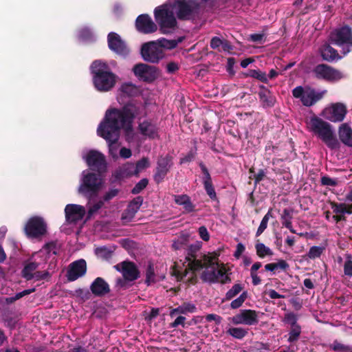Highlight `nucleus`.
<instances>
[{
  "instance_id": "1",
  "label": "nucleus",
  "mask_w": 352,
  "mask_h": 352,
  "mask_svg": "<svg viewBox=\"0 0 352 352\" xmlns=\"http://www.w3.org/2000/svg\"><path fill=\"white\" fill-rule=\"evenodd\" d=\"M140 107L133 102L125 104L122 108H111L107 110L104 118L97 129L98 136L108 143L109 155L117 157V145L122 129L126 131L132 129V123L139 113Z\"/></svg>"
},
{
  "instance_id": "2",
  "label": "nucleus",
  "mask_w": 352,
  "mask_h": 352,
  "mask_svg": "<svg viewBox=\"0 0 352 352\" xmlns=\"http://www.w3.org/2000/svg\"><path fill=\"white\" fill-rule=\"evenodd\" d=\"M201 245L199 243L191 244L186 250V260L188 261L187 267L184 272L174 269L173 275L175 276L177 281H182L190 274L186 278V283L188 284L195 285L197 282V272L203 269L201 264L204 261L206 262L207 266L211 265V255L206 254L200 252Z\"/></svg>"
},
{
  "instance_id": "3",
  "label": "nucleus",
  "mask_w": 352,
  "mask_h": 352,
  "mask_svg": "<svg viewBox=\"0 0 352 352\" xmlns=\"http://www.w3.org/2000/svg\"><path fill=\"white\" fill-rule=\"evenodd\" d=\"M91 72L94 86L100 92L111 91L115 87L118 78L106 63L98 60L91 63Z\"/></svg>"
},
{
  "instance_id": "4",
  "label": "nucleus",
  "mask_w": 352,
  "mask_h": 352,
  "mask_svg": "<svg viewBox=\"0 0 352 352\" xmlns=\"http://www.w3.org/2000/svg\"><path fill=\"white\" fill-rule=\"evenodd\" d=\"M308 125L310 131L329 148L335 149L339 147L340 143L335 135L332 126L329 122L314 116L311 117Z\"/></svg>"
},
{
  "instance_id": "5",
  "label": "nucleus",
  "mask_w": 352,
  "mask_h": 352,
  "mask_svg": "<svg viewBox=\"0 0 352 352\" xmlns=\"http://www.w3.org/2000/svg\"><path fill=\"white\" fill-rule=\"evenodd\" d=\"M154 16L162 34H173L178 28L173 6L170 3L156 7L154 10Z\"/></svg>"
},
{
  "instance_id": "6",
  "label": "nucleus",
  "mask_w": 352,
  "mask_h": 352,
  "mask_svg": "<svg viewBox=\"0 0 352 352\" xmlns=\"http://www.w3.org/2000/svg\"><path fill=\"white\" fill-rule=\"evenodd\" d=\"M102 184L101 174L88 173L83 175L82 183L78 188V192L90 199L98 195Z\"/></svg>"
},
{
  "instance_id": "7",
  "label": "nucleus",
  "mask_w": 352,
  "mask_h": 352,
  "mask_svg": "<svg viewBox=\"0 0 352 352\" xmlns=\"http://www.w3.org/2000/svg\"><path fill=\"white\" fill-rule=\"evenodd\" d=\"M329 40L332 44L342 47L344 54L352 51V29L347 25L331 32Z\"/></svg>"
},
{
  "instance_id": "8",
  "label": "nucleus",
  "mask_w": 352,
  "mask_h": 352,
  "mask_svg": "<svg viewBox=\"0 0 352 352\" xmlns=\"http://www.w3.org/2000/svg\"><path fill=\"white\" fill-rule=\"evenodd\" d=\"M312 73L316 79L327 82L338 81L343 78L340 71L324 63L315 66L312 69Z\"/></svg>"
},
{
  "instance_id": "9",
  "label": "nucleus",
  "mask_w": 352,
  "mask_h": 352,
  "mask_svg": "<svg viewBox=\"0 0 352 352\" xmlns=\"http://www.w3.org/2000/svg\"><path fill=\"white\" fill-rule=\"evenodd\" d=\"M141 55L145 61L157 63L164 56V52L156 41H149L141 47Z\"/></svg>"
},
{
  "instance_id": "10",
  "label": "nucleus",
  "mask_w": 352,
  "mask_h": 352,
  "mask_svg": "<svg viewBox=\"0 0 352 352\" xmlns=\"http://www.w3.org/2000/svg\"><path fill=\"white\" fill-rule=\"evenodd\" d=\"M85 161L89 168L98 174H104L107 170V164L104 154L102 153L91 150L85 157Z\"/></svg>"
},
{
  "instance_id": "11",
  "label": "nucleus",
  "mask_w": 352,
  "mask_h": 352,
  "mask_svg": "<svg viewBox=\"0 0 352 352\" xmlns=\"http://www.w3.org/2000/svg\"><path fill=\"white\" fill-rule=\"evenodd\" d=\"M25 232L30 238H39L46 234L47 224L41 217H31L25 226Z\"/></svg>"
},
{
  "instance_id": "12",
  "label": "nucleus",
  "mask_w": 352,
  "mask_h": 352,
  "mask_svg": "<svg viewBox=\"0 0 352 352\" xmlns=\"http://www.w3.org/2000/svg\"><path fill=\"white\" fill-rule=\"evenodd\" d=\"M173 165V157L170 155H161L158 157L153 175V179L156 184H159L164 180Z\"/></svg>"
},
{
  "instance_id": "13",
  "label": "nucleus",
  "mask_w": 352,
  "mask_h": 352,
  "mask_svg": "<svg viewBox=\"0 0 352 352\" xmlns=\"http://www.w3.org/2000/svg\"><path fill=\"white\" fill-rule=\"evenodd\" d=\"M133 72L140 80L146 82H153L158 76V69L155 66L144 63L134 65Z\"/></svg>"
},
{
  "instance_id": "14",
  "label": "nucleus",
  "mask_w": 352,
  "mask_h": 352,
  "mask_svg": "<svg viewBox=\"0 0 352 352\" xmlns=\"http://www.w3.org/2000/svg\"><path fill=\"white\" fill-rule=\"evenodd\" d=\"M109 48L117 54L126 56L129 53V49L120 36L116 32H110L107 36Z\"/></svg>"
},
{
  "instance_id": "15",
  "label": "nucleus",
  "mask_w": 352,
  "mask_h": 352,
  "mask_svg": "<svg viewBox=\"0 0 352 352\" xmlns=\"http://www.w3.org/2000/svg\"><path fill=\"white\" fill-rule=\"evenodd\" d=\"M347 113L346 107L342 103H336L323 111V116L325 119L333 122H342Z\"/></svg>"
},
{
  "instance_id": "16",
  "label": "nucleus",
  "mask_w": 352,
  "mask_h": 352,
  "mask_svg": "<svg viewBox=\"0 0 352 352\" xmlns=\"http://www.w3.org/2000/svg\"><path fill=\"white\" fill-rule=\"evenodd\" d=\"M114 267L128 280L135 281L140 277V271L135 263L132 261H122L115 265Z\"/></svg>"
},
{
  "instance_id": "17",
  "label": "nucleus",
  "mask_w": 352,
  "mask_h": 352,
  "mask_svg": "<svg viewBox=\"0 0 352 352\" xmlns=\"http://www.w3.org/2000/svg\"><path fill=\"white\" fill-rule=\"evenodd\" d=\"M234 324L254 325L258 322V312L252 309H241L240 312L232 318Z\"/></svg>"
},
{
  "instance_id": "18",
  "label": "nucleus",
  "mask_w": 352,
  "mask_h": 352,
  "mask_svg": "<svg viewBox=\"0 0 352 352\" xmlns=\"http://www.w3.org/2000/svg\"><path fill=\"white\" fill-rule=\"evenodd\" d=\"M135 28L140 33L148 34L157 31V25L148 14H142L136 18Z\"/></svg>"
},
{
  "instance_id": "19",
  "label": "nucleus",
  "mask_w": 352,
  "mask_h": 352,
  "mask_svg": "<svg viewBox=\"0 0 352 352\" xmlns=\"http://www.w3.org/2000/svg\"><path fill=\"white\" fill-rule=\"evenodd\" d=\"M87 272V263L84 259H79L72 262L67 272L68 281H74L78 278L83 276Z\"/></svg>"
},
{
  "instance_id": "20",
  "label": "nucleus",
  "mask_w": 352,
  "mask_h": 352,
  "mask_svg": "<svg viewBox=\"0 0 352 352\" xmlns=\"http://www.w3.org/2000/svg\"><path fill=\"white\" fill-rule=\"evenodd\" d=\"M217 259L216 256H211V262L210 263L211 265L207 266L208 263L206 261L201 263L203 269H205L201 275L203 281L210 283H217V276H216V270L219 267V263L216 261Z\"/></svg>"
},
{
  "instance_id": "21",
  "label": "nucleus",
  "mask_w": 352,
  "mask_h": 352,
  "mask_svg": "<svg viewBox=\"0 0 352 352\" xmlns=\"http://www.w3.org/2000/svg\"><path fill=\"white\" fill-rule=\"evenodd\" d=\"M65 218L69 223L81 220L85 214V208L76 204H67L65 208Z\"/></svg>"
},
{
  "instance_id": "22",
  "label": "nucleus",
  "mask_w": 352,
  "mask_h": 352,
  "mask_svg": "<svg viewBox=\"0 0 352 352\" xmlns=\"http://www.w3.org/2000/svg\"><path fill=\"white\" fill-rule=\"evenodd\" d=\"M172 6L177 8V16L179 20H189L193 13V7L185 0H177Z\"/></svg>"
},
{
  "instance_id": "23",
  "label": "nucleus",
  "mask_w": 352,
  "mask_h": 352,
  "mask_svg": "<svg viewBox=\"0 0 352 352\" xmlns=\"http://www.w3.org/2000/svg\"><path fill=\"white\" fill-rule=\"evenodd\" d=\"M91 293L97 297H102L108 294L111 289L108 283L102 277H97L90 285Z\"/></svg>"
},
{
  "instance_id": "24",
  "label": "nucleus",
  "mask_w": 352,
  "mask_h": 352,
  "mask_svg": "<svg viewBox=\"0 0 352 352\" xmlns=\"http://www.w3.org/2000/svg\"><path fill=\"white\" fill-rule=\"evenodd\" d=\"M258 96L264 108L272 107L276 102V98L272 92L264 85H260Z\"/></svg>"
},
{
  "instance_id": "25",
  "label": "nucleus",
  "mask_w": 352,
  "mask_h": 352,
  "mask_svg": "<svg viewBox=\"0 0 352 352\" xmlns=\"http://www.w3.org/2000/svg\"><path fill=\"white\" fill-rule=\"evenodd\" d=\"M320 54L322 60L329 63H332L341 58L338 51L328 43H325L321 46L320 48Z\"/></svg>"
},
{
  "instance_id": "26",
  "label": "nucleus",
  "mask_w": 352,
  "mask_h": 352,
  "mask_svg": "<svg viewBox=\"0 0 352 352\" xmlns=\"http://www.w3.org/2000/svg\"><path fill=\"white\" fill-rule=\"evenodd\" d=\"M338 135L340 141L343 144L352 147V129L346 123L340 125Z\"/></svg>"
},
{
  "instance_id": "27",
  "label": "nucleus",
  "mask_w": 352,
  "mask_h": 352,
  "mask_svg": "<svg viewBox=\"0 0 352 352\" xmlns=\"http://www.w3.org/2000/svg\"><path fill=\"white\" fill-rule=\"evenodd\" d=\"M293 213V208L283 209L280 214V221L283 226L287 228L292 233L296 234V231L293 228L292 226Z\"/></svg>"
},
{
  "instance_id": "28",
  "label": "nucleus",
  "mask_w": 352,
  "mask_h": 352,
  "mask_svg": "<svg viewBox=\"0 0 352 352\" xmlns=\"http://www.w3.org/2000/svg\"><path fill=\"white\" fill-rule=\"evenodd\" d=\"M322 97V94L316 93L314 89H309L305 92L301 102L304 106L311 107L320 100Z\"/></svg>"
},
{
  "instance_id": "29",
  "label": "nucleus",
  "mask_w": 352,
  "mask_h": 352,
  "mask_svg": "<svg viewBox=\"0 0 352 352\" xmlns=\"http://www.w3.org/2000/svg\"><path fill=\"white\" fill-rule=\"evenodd\" d=\"M139 128L142 134L149 138H154L157 135V126L149 121L142 122L139 124Z\"/></svg>"
},
{
  "instance_id": "30",
  "label": "nucleus",
  "mask_w": 352,
  "mask_h": 352,
  "mask_svg": "<svg viewBox=\"0 0 352 352\" xmlns=\"http://www.w3.org/2000/svg\"><path fill=\"white\" fill-rule=\"evenodd\" d=\"M196 307L190 302H184L179 307L173 309L170 312V316L174 317L177 314H187L188 313H194L196 311Z\"/></svg>"
},
{
  "instance_id": "31",
  "label": "nucleus",
  "mask_w": 352,
  "mask_h": 352,
  "mask_svg": "<svg viewBox=\"0 0 352 352\" xmlns=\"http://www.w3.org/2000/svg\"><path fill=\"white\" fill-rule=\"evenodd\" d=\"M182 41H183L182 37L178 38L177 40H175V39L168 40L165 38H161L158 39L157 41H156V42L159 44L161 49H162L164 50V49L173 50V49L175 48L177 46L178 43L182 42Z\"/></svg>"
},
{
  "instance_id": "32",
  "label": "nucleus",
  "mask_w": 352,
  "mask_h": 352,
  "mask_svg": "<svg viewBox=\"0 0 352 352\" xmlns=\"http://www.w3.org/2000/svg\"><path fill=\"white\" fill-rule=\"evenodd\" d=\"M120 91L129 97L137 96L140 94V89L132 83H124L120 87Z\"/></svg>"
},
{
  "instance_id": "33",
  "label": "nucleus",
  "mask_w": 352,
  "mask_h": 352,
  "mask_svg": "<svg viewBox=\"0 0 352 352\" xmlns=\"http://www.w3.org/2000/svg\"><path fill=\"white\" fill-rule=\"evenodd\" d=\"M38 267V264L36 262H31L26 264L22 270V276L27 280L32 279V275Z\"/></svg>"
},
{
  "instance_id": "34",
  "label": "nucleus",
  "mask_w": 352,
  "mask_h": 352,
  "mask_svg": "<svg viewBox=\"0 0 352 352\" xmlns=\"http://www.w3.org/2000/svg\"><path fill=\"white\" fill-rule=\"evenodd\" d=\"M146 279H145V284L147 286L151 285L152 283H156L155 279V272L154 269V265L151 262H148L146 269Z\"/></svg>"
},
{
  "instance_id": "35",
  "label": "nucleus",
  "mask_w": 352,
  "mask_h": 352,
  "mask_svg": "<svg viewBox=\"0 0 352 352\" xmlns=\"http://www.w3.org/2000/svg\"><path fill=\"white\" fill-rule=\"evenodd\" d=\"M133 282L131 280H128L124 277H120L116 279L115 284V289L120 292L121 290H126L129 289L133 285Z\"/></svg>"
},
{
  "instance_id": "36",
  "label": "nucleus",
  "mask_w": 352,
  "mask_h": 352,
  "mask_svg": "<svg viewBox=\"0 0 352 352\" xmlns=\"http://www.w3.org/2000/svg\"><path fill=\"white\" fill-rule=\"evenodd\" d=\"M226 333L236 339L241 340L248 335V332L242 327H231L227 330Z\"/></svg>"
},
{
  "instance_id": "37",
  "label": "nucleus",
  "mask_w": 352,
  "mask_h": 352,
  "mask_svg": "<svg viewBox=\"0 0 352 352\" xmlns=\"http://www.w3.org/2000/svg\"><path fill=\"white\" fill-rule=\"evenodd\" d=\"M216 276H217V283H220L221 284H226L231 282V278L228 275L226 274V269L222 265L216 270Z\"/></svg>"
},
{
  "instance_id": "38",
  "label": "nucleus",
  "mask_w": 352,
  "mask_h": 352,
  "mask_svg": "<svg viewBox=\"0 0 352 352\" xmlns=\"http://www.w3.org/2000/svg\"><path fill=\"white\" fill-rule=\"evenodd\" d=\"M256 254L260 258H264L266 256H272L273 252L272 250L267 247L264 243H257L255 245Z\"/></svg>"
},
{
  "instance_id": "39",
  "label": "nucleus",
  "mask_w": 352,
  "mask_h": 352,
  "mask_svg": "<svg viewBox=\"0 0 352 352\" xmlns=\"http://www.w3.org/2000/svg\"><path fill=\"white\" fill-rule=\"evenodd\" d=\"M248 76L253 78L257 79L258 80L267 83L268 79L265 72H262L259 69H250Z\"/></svg>"
},
{
  "instance_id": "40",
  "label": "nucleus",
  "mask_w": 352,
  "mask_h": 352,
  "mask_svg": "<svg viewBox=\"0 0 352 352\" xmlns=\"http://www.w3.org/2000/svg\"><path fill=\"white\" fill-rule=\"evenodd\" d=\"M150 164V161L148 157H142L141 160H138L135 165V176L138 177L140 173L148 168Z\"/></svg>"
},
{
  "instance_id": "41",
  "label": "nucleus",
  "mask_w": 352,
  "mask_h": 352,
  "mask_svg": "<svg viewBox=\"0 0 352 352\" xmlns=\"http://www.w3.org/2000/svg\"><path fill=\"white\" fill-rule=\"evenodd\" d=\"M144 199L142 196H138L133 198L128 204L127 208H129L132 212L135 214L140 210L141 206L143 204Z\"/></svg>"
},
{
  "instance_id": "42",
  "label": "nucleus",
  "mask_w": 352,
  "mask_h": 352,
  "mask_svg": "<svg viewBox=\"0 0 352 352\" xmlns=\"http://www.w3.org/2000/svg\"><path fill=\"white\" fill-rule=\"evenodd\" d=\"M188 239L189 236L188 234H182L177 240L174 241L172 244L173 248L175 250L184 248L187 245Z\"/></svg>"
},
{
  "instance_id": "43",
  "label": "nucleus",
  "mask_w": 352,
  "mask_h": 352,
  "mask_svg": "<svg viewBox=\"0 0 352 352\" xmlns=\"http://www.w3.org/2000/svg\"><path fill=\"white\" fill-rule=\"evenodd\" d=\"M324 250V248L320 246H312L310 248L309 252L307 254V256L312 260H314L317 258H319L323 251Z\"/></svg>"
},
{
  "instance_id": "44",
  "label": "nucleus",
  "mask_w": 352,
  "mask_h": 352,
  "mask_svg": "<svg viewBox=\"0 0 352 352\" xmlns=\"http://www.w3.org/2000/svg\"><path fill=\"white\" fill-rule=\"evenodd\" d=\"M301 333V328L300 325L292 327L289 332V337L287 341L289 342H294L297 341L300 337Z\"/></svg>"
},
{
  "instance_id": "45",
  "label": "nucleus",
  "mask_w": 352,
  "mask_h": 352,
  "mask_svg": "<svg viewBox=\"0 0 352 352\" xmlns=\"http://www.w3.org/2000/svg\"><path fill=\"white\" fill-rule=\"evenodd\" d=\"M60 248V244L57 241H50L44 245L43 249L47 251L48 254L52 253L54 255L58 254Z\"/></svg>"
},
{
  "instance_id": "46",
  "label": "nucleus",
  "mask_w": 352,
  "mask_h": 352,
  "mask_svg": "<svg viewBox=\"0 0 352 352\" xmlns=\"http://www.w3.org/2000/svg\"><path fill=\"white\" fill-rule=\"evenodd\" d=\"M243 289L241 284H234L232 287L229 289L226 294V299L230 300L239 294Z\"/></svg>"
},
{
  "instance_id": "47",
  "label": "nucleus",
  "mask_w": 352,
  "mask_h": 352,
  "mask_svg": "<svg viewBox=\"0 0 352 352\" xmlns=\"http://www.w3.org/2000/svg\"><path fill=\"white\" fill-rule=\"evenodd\" d=\"M346 261L344 264V273L346 276L352 277V255L346 254Z\"/></svg>"
},
{
  "instance_id": "48",
  "label": "nucleus",
  "mask_w": 352,
  "mask_h": 352,
  "mask_svg": "<svg viewBox=\"0 0 352 352\" xmlns=\"http://www.w3.org/2000/svg\"><path fill=\"white\" fill-rule=\"evenodd\" d=\"M204 187L206 192V194L208 195L210 199L219 202L218 197L217 196V193L215 192L212 182L204 184Z\"/></svg>"
},
{
  "instance_id": "49",
  "label": "nucleus",
  "mask_w": 352,
  "mask_h": 352,
  "mask_svg": "<svg viewBox=\"0 0 352 352\" xmlns=\"http://www.w3.org/2000/svg\"><path fill=\"white\" fill-rule=\"evenodd\" d=\"M148 184V179L146 178H143L140 181H139L135 186L131 190V193L133 195L139 194L142 190H143Z\"/></svg>"
},
{
  "instance_id": "50",
  "label": "nucleus",
  "mask_w": 352,
  "mask_h": 352,
  "mask_svg": "<svg viewBox=\"0 0 352 352\" xmlns=\"http://www.w3.org/2000/svg\"><path fill=\"white\" fill-rule=\"evenodd\" d=\"M248 298V292H243L237 298L232 300L230 303V307L232 309H237L239 308L244 301Z\"/></svg>"
},
{
  "instance_id": "51",
  "label": "nucleus",
  "mask_w": 352,
  "mask_h": 352,
  "mask_svg": "<svg viewBox=\"0 0 352 352\" xmlns=\"http://www.w3.org/2000/svg\"><path fill=\"white\" fill-rule=\"evenodd\" d=\"M199 167L201 170V172L203 173V177H202L203 184L212 182L210 174L207 167L206 166V165L202 162H199Z\"/></svg>"
},
{
  "instance_id": "52",
  "label": "nucleus",
  "mask_w": 352,
  "mask_h": 352,
  "mask_svg": "<svg viewBox=\"0 0 352 352\" xmlns=\"http://www.w3.org/2000/svg\"><path fill=\"white\" fill-rule=\"evenodd\" d=\"M135 213L132 212L129 208H126L122 212L121 219L123 221L124 224H126L131 222L134 217H135Z\"/></svg>"
},
{
  "instance_id": "53",
  "label": "nucleus",
  "mask_w": 352,
  "mask_h": 352,
  "mask_svg": "<svg viewBox=\"0 0 352 352\" xmlns=\"http://www.w3.org/2000/svg\"><path fill=\"white\" fill-rule=\"evenodd\" d=\"M123 168V172L124 173V175L126 177H129L133 175H135V165L133 163H126L123 166H122Z\"/></svg>"
},
{
  "instance_id": "54",
  "label": "nucleus",
  "mask_w": 352,
  "mask_h": 352,
  "mask_svg": "<svg viewBox=\"0 0 352 352\" xmlns=\"http://www.w3.org/2000/svg\"><path fill=\"white\" fill-rule=\"evenodd\" d=\"M331 348L335 351L338 352H346L349 351L351 349V347L348 345H344L342 343L338 342V341H334L333 344L331 346Z\"/></svg>"
},
{
  "instance_id": "55",
  "label": "nucleus",
  "mask_w": 352,
  "mask_h": 352,
  "mask_svg": "<svg viewBox=\"0 0 352 352\" xmlns=\"http://www.w3.org/2000/svg\"><path fill=\"white\" fill-rule=\"evenodd\" d=\"M297 316L295 314L290 312L285 315L283 322L291 324L292 327H294L298 325L297 324Z\"/></svg>"
},
{
  "instance_id": "56",
  "label": "nucleus",
  "mask_w": 352,
  "mask_h": 352,
  "mask_svg": "<svg viewBox=\"0 0 352 352\" xmlns=\"http://www.w3.org/2000/svg\"><path fill=\"white\" fill-rule=\"evenodd\" d=\"M333 212L336 214H344L346 204H338L334 201L330 203Z\"/></svg>"
},
{
  "instance_id": "57",
  "label": "nucleus",
  "mask_w": 352,
  "mask_h": 352,
  "mask_svg": "<svg viewBox=\"0 0 352 352\" xmlns=\"http://www.w3.org/2000/svg\"><path fill=\"white\" fill-rule=\"evenodd\" d=\"M104 204L102 201H99L89 207L87 212V218H90L94 213L100 209Z\"/></svg>"
},
{
  "instance_id": "58",
  "label": "nucleus",
  "mask_w": 352,
  "mask_h": 352,
  "mask_svg": "<svg viewBox=\"0 0 352 352\" xmlns=\"http://www.w3.org/2000/svg\"><path fill=\"white\" fill-rule=\"evenodd\" d=\"M320 182L322 186H336L338 185L337 179H332L328 176L322 177Z\"/></svg>"
},
{
  "instance_id": "59",
  "label": "nucleus",
  "mask_w": 352,
  "mask_h": 352,
  "mask_svg": "<svg viewBox=\"0 0 352 352\" xmlns=\"http://www.w3.org/2000/svg\"><path fill=\"white\" fill-rule=\"evenodd\" d=\"M50 276V273L47 271H35L32 276V279H35L36 280H41L48 278Z\"/></svg>"
},
{
  "instance_id": "60",
  "label": "nucleus",
  "mask_w": 352,
  "mask_h": 352,
  "mask_svg": "<svg viewBox=\"0 0 352 352\" xmlns=\"http://www.w3.org/2000/svg\"><path fill=\"white\" fill-rule=\"evenodd\" d=\"M119 192V190L116 188H112L109 190L104 195L103 199L104 201H109L113 197H116Z\"/></svg>"
},
{
  "instance_id": "61",
  "label": "nucleus",
  "mask_w": 352,
  "mask_h": 352,
  "mask_svg": "<svg viewBox=\"0 0 352 352\" xmlns=\"http://www.w3.org/2000/svg\"><path fill=\"white\" fill-rule=\"evenodd\" d=\"M185 320H186V318L184 316H178L174 322H173L170 326V327L172 328H176L179 325H182V327L184 328H186V323H185Z\"/></svg>"
},
{
  "instance_id": "62",
  "label": "nucleus",
  "mask_w": 352,
  "mask_h": 352,
  "mask_svg": "<svg viewBox=\"0 0 352 352\" xmlns=\"http://www.w3.org/2000/svg\"><path fill=\"white\" fill-rule=\"evenodd\" d=\"M305 91L302 86H298L292 90V95L294 98L301 100Z\"/></svg>"
},
{
  "instance_id": "63",
  "label": "nucleus",
  "mask_w": 352,
  "mask_h": 352,
  "mask_svg": "<svg viewBox=\"0 0 352 352\" xmlns=\"http://www.w3.org/2000/svg\"><path fill=\"white\" fill-rule=\"evenodd\" d=\"M185 210V212L190 213L195 211V205L191 201L190 198L188 199L184 204L182 205Z\"/></svg>"
},
{
  "instance_id": "64",
  "label": "nucleus",
  "mask_w": 352,
  "mask_h": 352,
  "mask_svg": "<svg viewBox=\"0 0 352 352\" xmlns=\"http://www.w3.org/2000/svg\"><path fill=\"white\" fill-rule=\"evenodd\" d=\"M199 234L200 238L204 240V241H208L210 239V234L207 230V228L205 226H201L199 228Z\"/></svg>"
}]
</instances>
